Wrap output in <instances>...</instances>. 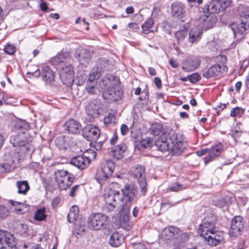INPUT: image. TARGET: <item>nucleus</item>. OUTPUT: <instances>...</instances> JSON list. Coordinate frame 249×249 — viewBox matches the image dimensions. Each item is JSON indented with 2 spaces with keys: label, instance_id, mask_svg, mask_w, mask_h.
Returning a JSON list of instances; mask_svg holds the SVG:
<instances>
[{
  "label": "nucleus",
  "instance_id": "nucleus-23",
  "mask_svg": "<svg viewBox=\"0 0 249 249\" xmlns=\"http://www.w3.org/2000/svg\"><path fill=\"white\" fill-rule=\"evenodd\" d=\"M179 231V229L176 227H166L161 231V239L164 241L171 240L174 238L176 235L178 233Z\"/></svg>",
  "mask_w": 249,
  "mask_h": 249
},
{
  "label": "nucleus",
  "instance_id": "nucleus-25",
  "mask_svg": "<svg viewBox=\"0 0 249 249\" xmlns=\"http://www.w3.org/2000/svg\"><path fill=\"white\" fill-rule=\"evenodd\" d=\"M167 137H159L155 142L157 148L162 152L171 151V144Z\"/></svg>",
  "mask_w": 249,
  "mask_h": 249
},
{
  "label": "nucleus",
  "instance_id": "nucleus-33",
  "mask_svg": "<svg viewBox=\"0 0 249 249\" xmlns=\"http://www.w3.org/2000/svg\"><path fill=\"white\" fill-rule=\"evenodd\" d=\"M124 240V237L122 234L118 232H114L110 236L108 243L112 247H117L121 244Z\"/></svg>",
  "mask_w": 249,
  "mask_h": 249
},
{
  "label": "nucleus",
  "instance_id": "nucleus-14",
  "mask_svg": "<svg viewBox=\"0 0 249 249\" xmlns=\"http://www.w3.org/2000/svg\"><path fill=\"white\" fill-rule=\"evenodd\" d=\"M15 238L7 231H0V249H10L15 246Z\"/></svg>",
  "mask_w": 249,
  "mask_h": 249
},
{
  "label": "nucleus",
  "instance_id": "nucleus-51",
  "mask_svg": "<svg viewBox=\"0 0 249 249\" xmlns=\"http://www.w3.org/2000/svg\"><path fill=\"white\" fill-rule=\"evenodd\" d=\"M96 83L87 82L86 84V90L89 93L93 94L95 91Z\"/></svg>",
  "mask_w": 249,
  "mask_h": 249
},
{
  "label": "nucleus",
  "instance_id": "nucleus-26",
  "mask_svg": "<svg viewBox=\"0 0 249 249\" xmlns=\"http://www.w3.org/2000/svg\"><path fill=\"white\" fill-rule=\"evenodd\" d=\"M71 59V56L69 52H62L59 53L56 56L51 58L50 61L52 65L58 67L59 64L65 65L68 64L67 61Z\"/></svg>",
  "mask_w": 249,
  "mask_h": 249
},
{
  "label": "nucleus",
  "instance_id": "nucleus-43",
  "mask_svg": "<svg viewBox=\"0 0 249 249\" xmlns=\"http://www.w3.org/2000/svg\"><path fill=\"white\" fill-rule=\"evenodd\" d=\"M100 72L98 69H93L90 72L87 82L96 83L97 80L100 76Z\"/></svg>",
  "mask_w": 249,
  "mask_h": 249
},
{
  "label": "nucleus",
  "instance_id": "nucleus-22",
  "mask_svg": "<svg viewBox=\"0 0 249 249\" xmlns=\"http://www.w3.org/2000/svg\"><path fill=\"white\" fill-rule=\"evenodd\" d=\"M200 61L197 57L188 58L183 62L182 69L186 72L196 70L199 66Z\"/></svg>",
  "mask_w": 249,
  "mask_h": 249
},
{
  "label": "nucleus",
  "instance_id": "nucleus-4",
  "mask_svg": "<svg viewBox=\"0 0 249 249\" xmlns=\"http://www.w3.org/2000/svg\"><path fill=\"white\" fill-rule=\"evenodd\" d=\"M170 135L169 141L171 142V151L172 155H180L187 146L183 135L173 132Z\"/></svg>",
  "mask_w": 249,
  "mask_h": 249
},
{
  "label": "nucleus",
  "instance_id": "nucleus-17",
  "mask_svg": "<svg viewBox=\"0 0 249 249\" xmlns=\"http://www.w3.org/2000/svg\"><path fill=\"white\" fill-rule=\"evenodd\" d=\"M12 153L6 152L4 154L5 160L7 163H0V174L13 171L16 167V157L11 156Z\"/></svg>",
  "mask_w": 249,
  "mask_h": 249
},
{
  "label": "nucleus",
  "instance_id": "nucleus-45",
  "mask_svg": "<svg viewBox=\"0 0 249 249\" xmlns=\"http://www.w3.org/2000/svg\"><path fill=\"white\" fill-rule=\"evenodd\" d=\"M111 80H116V78H115L112 75H109L106 77H104L101 80L100 85L101 86H105V88L107 87V89L109 87H111L113 85L111 82Z\"/></svg>",
  "mask_w": 249,
  "mask_h": 249
},
{
  "label": "nucleus",
  "instance_id": "nucleus-54",
  "mask_svg": "<svg viewBox=\"0 0 249 249\" xmlns=\"http://www.w3.org/2000/svg\"><path fill=\"white\" fill-rule=\"evenodd\" d=\"M188 79L192 83H195L201 79V76L197 73H194L188 75Z\"/></svg>",
  "mask_w": 249,
  "mask_h": 249
},
{
  "label": "nucleus",
  "instance_id": "nucleus-50",
  "mask_svg": "<svg viewBox=\"0 0 249 249\" xmlns=\"http://www.w3.org/2000/svg\"><path fill=\"white\" fill-rule=\"evenodd\" d=\"M154 22L152 18H150L146 20L142 26V28L144 32L148 31L153 25Z\"/></svg>",
  "mask_w": 249,
  "mask_h": 249
},
{
  "label": "nucleus",
  "instance_id": "nucleus-59",
  "mask_svg": "<svg viewBox=\"0 0 249 249\" xmlns=\"http://www.w3.org/2000/svg\"><path fill=\"white\" fill-rule=\"evenodd\" d=\"M133 249H145V246L141 243H134L131 244Z\"/></svg>",
  "mask_w": 249,
  "mask_h": 249
},
{
  "label": "nucleus",
  "instance_id": "nucleus-9",
  "mask_svg": "<svg viewBox=\"0 0 249 249\" xmlns=\"http://www.w3.org/2000/svg\"><path fill=\"white\" fill-rule=\"evenodd\" d=\"M132 176L138 179L140 189L139 196H145L147 191L145 168L141 165H137L133 171Z\"/></svg>",
  "mask_w": 249,
  "mask_h": 249
},
{
  "label": "nucleus",
  "instance_id": "nucleus-20",
  "mask_svg": "<svg viewBox=\"0 0 249 249\" xmlns=\"http://www.w3.org/2000/svg\"><path fill=\"white\" fill-rule=\"evenodd\" d=\"M75 57L79 63L83 65H88L91 61V55L88 50L79 48L76 50L74 53Z\"/></svg>",
  "mask_w": 249,
  "mask_h": 249
},
{
  "label": "nucleus",
  "instance_id": "nucleus-61",
  "mask_svg": "<svg viewBox=\"0 0 249 249\" xmlns=\"http://www.w3.org/2000/svg\"><path fill=\"white\" fill-rule=\"evenodd\" d=\"M200 246L196 244V243H193V244H186V247L185 248L186 249H195V248H196V249H199Z\"/></svg>",
  "mask_w": 249,
  "mask_h": 249
},
{
  "label": "nucleus",
  "instance_id": "nucleus-6",
  "mask_svg": "<svg viewBox=\"0 0 249 249\" xmlns=\"http://www.w3.org/2000/svg\"><path fill=\"white\" fill-rule=\"evenodd\" d=\"M55 181L60 190H66L71 185L74 179L73 175L65 170H59L55 172Z\"/></svg>",
  "mask_w": 249,
  "mask_h": 249
},
{
  "label": "nucleus",
  "instance_id": "nucleus-27",
  "mask_svg": "<svg viewBox=\"0 0 249 249\" xmlns=\"http://www.w3.org/2000/svg\"><path fill=\"white\" fill-rule=\"evenodd\" d=\"M150 130L151 134L158 136L159 137H167L168 135L166 129L164 128L160 123L153 124L150 126Z\"/></svg>",
  "mask_w": 249,
  "mask_h": 249
},
{
  "label": "nucleus",
  "instance_id": "nucleus-49",
  "mask_svg": "<svg viewBox=\"0 0 249 249\" xmlns=\"http://www.w3.org/2000/svg\"><path fill=\"white\" fill-rule=\"evenodd\" d=\"M4 52L9 55H13L15 53L16 48L15 45L13 44H8L4 48Z\"/></svg>",
  "mask_w": 249,
  "mask_h": 249
},
{
  "label": "nucleus",
  "instance_id": "nucleus-30",
  "mask_svg": "<svg viewBox=\"0 0 249 249\" xmlns=\"http://www.w3.org/2000/svg\"><path fill=\"white\" fill-rule=\"evenodd\" d=\"M203 31L202 27L199 26H195L192 28L189 34V41L192 43L197 42L200 39Z\"/></svg>",
  "mask_w": 249,
  "mask_h": 249
},
{
  "label": "nucleus",
  "instance_id": "nucleus-11",
  "mask_svg": "<svg viewBox=\"0 0 249 249\" xmlns=\"http://www.w3.org/2000/svg\"><path fill=\"white\" fill-rule=\"evenodd\" d=\"M123 91L119 86L116 84L112 87H109L103 93L104 99L108 102L118 101L121 99Z\"/></svg>",
  "mask_w": 249,
  "mask_h": 249
},
{
  "label": "nucleus",
  "instance_id": "nucleus-3",
  "mask_svg": "<svg viewBox=\"0 0 249 249\" xmlns=\"http://www.w3.org/2000/svg\"><path fill=\"white\" fill-rule=\"evenodd\" d=\"M109 217L101 213H93L88 217L87 225L92 231L105 229L108 225Z\"/></svg>",
  "mask_w": 249,
  "mask_h": 249
},
{
  "label": "nucleus",
  "instance_id": "nucleus-36",
  "mask_svg": "<svg viewBox=\"0 0 249 249\" xmlns=\"http://www.w3.org/2000/svg\"><path fill=\"white\" fill-rule=\"evenodd\" d=\"M16 185L18 188V193L20 194L25 195L30 189V186L26 180L18 181Z\"/></svg>",
  "mask_w": 249,
  "mask_h": 249
},
{
  "label": "nucleus",
  "instance_id": "nucleus-31",
  "mask_svg": "<svg viewBox=\"0 0 249 249\" xmlns=\"http://www.w3.org/2000/svg\"><path fill=\"white\" fill-rule=\"evenodd\" d=\"M41 75L43 80L46 83L51 84L54 81V73L48 66L42 67Z\"/></svg>",
  "mask_w": 249,
  "mask_h": 249
},
{
  "label": "nucleus",
  "instance_id": "nucleus-41",
  "mask_svg": "<svg viewBox=\"0 0 249 249\" xmlns=\"http://www.w3.org/2000/svg\"><path fill=\"white\" fill-rule=\"evenodd\" d=\"M115 168L114 162L111 160H107L102 168L104 172L107 173L108 175L111 176L112 173L114 172Z\"/></svg>",
  "mask_w": 249,
  "mask_h": 249
},
{
  "label": "nucleus",
  "instance_id": "nucleus-46",
  "mask_svg": "<svg viewBox=\"0 0 249 249\" xmlns=\"http://www.w3.org/2000/svg\"><path fill=\"white\" fill-rule=\"evenodd\" d=\"M187 188V186L178 182L173 183L170 187L167 188V190L171 192H178L182 191Z\"/></svg>",
  "mask_w": 249,
  "mask_h": 249
},
{
  "label": "nucleus",
  "instance_id": "nucleus-24",
  "mask_svg": "<svg viewBox=\"0 0 249 249\" xmlns=\"http://www.w3.org/2000/svg\"><path fill=\"white\" fill-rule=\"evenodd\" d=\"M65 129L69 133L73 134H77L80 133L81 129V125L80 123L74 119H70L67 121L65 124Z\"/></svg>",
  "mask_w": 249,
  "mask_h": 249
},
{
  "label": "nucleus",
  "instance_id": "nucleus-37",
  "mask_svg": "<svg viewBox=\"0 0 249 249\" xmlns=\"http://www.w3.org/2000/svg\"><path fill=\"white\" fill-rule=\"evenodd\" d=\"M190 236L187 232H183L179 234L174 243V247H181L188 241Z\"/></svg>",
  "mask_w": 249,
  "mask_h": 249
},
{
  "label": "nucleus",
  "instance_id": "nucleus-10",
  "mask_svg": "<svg viewBox=\"0 0 249 249\" xmlns=\"http://www.w3.org/2000/svg\"><path fill=\"white\" fill-rule=\"evenodd\" d=\"M86 112L91 119L98 117L102 110V105L99 99H94L88 102L85 105Z\"/></svg>",
  "mask_w": 249,
  "mask_h": 249
},
{
  "label": "nucleus",
  "instance_id": "nucleus-7",
  "mask_svg": "<svg viewBox=\"0 0 249 249\" xmlns=\"http://www.w3.org/2000/svg\"><path fill=\"white\" fill-rule=\"evenodd\" d=\"M59 64L56 67L59 73L61 82L67 87L71 86L74 82V71L71 64Z\"/></svg>",
  "mask_w": 249,
  "mask_h": 249
},
{
  "label": "nucleus",
  "instance_id": "nucleus-60",
  "mask_svg": "<svg viewBox=\"0 0 249 249\" xmlns=\"http://www.w3.org/2000/svg\"><path fill=\"white\" fill-rule=\"evenodd\" d=\"M174 205H175V204H172L171 203V202H170L169 201L162 202L161 203V207L162 209H168V208H170L172 206H173Z\"/></svg>",
  "mask_w": 249,
  "mask_h": 249
},
{
  "label": "nucleus",
  "instance_id": "nucleus-5",
  "mask_svg": "<svg viewBox=\"0 0 249 249\" xmlns=\"http://www.w3.org/2000/svg\"><path fill=\"white\" fill-rule=\"evenodd\" d=\"M216 217L215 215L210 213L205 216L200 224L198 232L203 238H206L207 235L215 231Z\"/></svg>",
  "mask_w": 249,
  "mask_h": 249
},
{
  "label": "nucleus",
  "instance_id": "nucleus-48",
  "mask_svg": "<svg viewBox=\"0 0 249 249\" xmlns=\"http://www.w3.org/2000/svg\"><path fill=\"white\" fill-rule=\"evenodd\" d=\"M10 214V211L4 205H0V219H5Z\"/></svg>",
  "mask_w": 249,
  "mask_h": 249
},
{
  "label": "nucleus",
  "instance_id": "nucleus-55",
  "mask_svg": "<svg viewBox=\"0 0 249 249\" xmlns=\"http://www.w3.org/2000/svg\"><path fill=\"white\" fill-rule=\"evenodd\" d=\"M215 61L216 62L220 63L221 65H225L227 62V57L225 55L219 54L215 57Z\"/></svg>",
  "mask_w": 249,
  "mask_h": 249
},
{
  "label": "nucleus",
  "instance_id": "nucleus-29",
  "mask_svg": "<svg viewBox=\"0 0 249 249\" xmlns=\"http://www.w3.org/2000/svg\"><path fill=\"white\" fill-rule=\"evenodd\" d=\"M126 149V146L124 143H121L117 145L114 149H112L109 153V156L119 160L123 158L124 153Z\"/></svg>",
  "mask_w": 249,
  "mask_h": 249
},
{
  "label": "nucleus",
  "instance_id": "nucleus-1",
  "mask_svg": "<svg viewBox=\"0 0 249 249\" xmlns=\"http://www.w3.org/2000/svg\"><path fill=\"white\" fill-rule=\"evenodd\" d=\"M12 130L18 134L10 137V142L14 147H20L22 151H29L30 146L27 140L26 132L29 129V124L23 120H18L13 122Z\"/></svg>",
  "mask_w": 249,
  "mask_h": 249
},
{
  "label": "nucleus",
  "instance_id": "nucleus-57",
  "mask_svg": "<svg viewBox=\"0 0 249 249\" xmlns=\"http://www.w3.org/2000/svg\"><path fill=\"white\" fill-rule=\"evenodd\" d=\"M121 226L123 229L126 231H130L133 226V224L131 222H121Z\"/></svg>",
  "mask_w": 249,
  "mask_h": 249
},
{
  "label": "nucleus",
  "instance_id": "nucleus-52",
  "mask_svg": "<svg viewBox=\"0 0 249 249\" xmlns=\"http://www.w3.org/2000/svg\"><path fill=\"white\" fill-rule=\"evenodd\" d=\"M213 203L214 205L219 208H223L226 204L225 199L222 197L213 199Z\"/></svg>",
  "mask_w": 249,
  "mask_h": 249
},
{
  "label": "nucleus",
  "instance_id": "nucleus-28",
  "mask_svg": "<svg viewBox=\"0 0 249 249\" xmlns=\"http://www.w3.org/2000/svg\"><path fill=\"white\" fill-rule=\"evenodd\" d=\"M201 18V20L203 22V26L206 30L212 28L215 24L217 18L215 15L213 14H206Z\"/></svg>",
  "mask_w": 249,
  "mask_h": 249
},
{
  "label": "nucleus",
  "instance_id": "nucleus-47",
  "mask_svg": "<svg viewBox=\"0 0 249 249\" xmlns=\"http://www.w3.org/2000/svg\"><path fill=\"white\" fill-rule=\"evenodd\" d=\"M45 209H38L35 214V219L37 221H42L44 220L46 217V215L45 213Z\"/></svg>",
  "mask_w": 249,
  "mask_h": 249
},
{
  "label": "nucleus",
  "instance_id": "nucleus-62",
  "mask_svg": "<svg viewBox=\"0 0 249 249\" xmlns=\"http://www.w3.org/2000/svg\"><path fill=\"white\" fill-rule=\"evenodd\" d=\"M60 202V198L59 197H54L52 201V206L53 208L56 207Z\"/></svg>",
  "mask_w": 249,
  "mask_h": 249
},
{
  "label": "nucleus",
  "instance_id": "nucleus-35",
  "mask_svg": "<svg viewBox=\"0 0 249 249\" xmlns=\"http://www.w3.org/2000/svg\"><path fill=\"white\" fill-rule=\"evenodd\" d=\"M185 6L180 2H174L171 5L172 12L178 16L182 15L185 13Z\"/></svg>",
  "mask_w": 249,
  "mask_h": 249
},
{
  "label": "nucleus",
  "instance_id": "nucleus-18",
  "mask_svg": "<svg viewBox=\"0 0 249 249\" xmlns=\"http://www.w3.org/2000/svg\"><path fill=\"white\" fill-rule=\"evenodd\" d=\"M229 28L232 31L234 36L242 35L249 28V18L240 19V22H233L229 25Z\"/></svg>",
  "mask_w": 249,
  "mask_h": 249
},
{
  "label": "nucleus",
  "instance_id": "nucleus-39",
  "mask_svg": "<svg viewBox=\"0 0 249 249\" xmlns=\"http://www.w3.org/2000/svg\"><path fill=\"white\" fill-rule=\"evenodd\" d=\"M111 176L101 169L98 171L96 174L95 178L97 181L102 185L105 183V182Z\"/></svg>",
  "mask_w": 249,
  "mask_h": 249
},
{
  "label": "nucleus",
  "instance_id": "nucleus-8",
  "mask_svg": "<svg viewBox=\"0 0 249 249\" xmlns=\"http://www.w3.org/2000/svg\"><path fill=\"white\" fill-rule=\"evenodd\" d=\"M231 0H212L202 8L203 13L214 14L225 10L230 4Z\"/></svg>",
  "mask_w": 249,
  "mask_h": 249
},
{
  "label": "nucleus",
  "instance_id": "nucleus-21",
  "mask_svg": "<svg viewBox=\"0 0 249 249\" xmlns=\"http://www.w3.org/2000/svg\"><path fill=\"white\" fill-rule=\"evenodd\" d=\"M89 162V159L84 155L74 157L71 159L70 161L71 164L76 167L80 170L87 168Z\"/></svg>",
  "mask_w": 249,
  "mask_h": 249
},
{
  "label": "nucleus",
  "instance_id": "nucleus-16",
  "mask_svg": "<svg viewBox=\"0 0 249 249\" xmlns=\"http://www.w3.org/2000/svg\"><path fill=\"white\" fill-rule=\"evenodd\" d=\"M244 228L243 218L241 216H235L231 220V226L229 229V234L231 236H238L241 234Z\"/></svg>",
  "mask_w": 249,
  "mask_h": 249
},
{
  "label": "nucleus",
  "instance_id": "nucleus-44",
  "mask_svg": "<svg viewBox=\"0 0 249 249\" xmlns=\"http://www.w3.org/2000/svg\"><path fill=\"white\" fill-rule=\"evenodd\" d=\"M130 208L127 210V207H122L121 212L124 213L120 218L121 222H131L129 219Z\"/></svg>",
  "mask_w": 249,
  "mask_h": 249
},
{
  "label": "nucleus",
  "instance_id": "nucleus-40",
  "mask_svg": "<svg viewBox=\"0 0 249 249\" xmlns=\"http://www.w3.org/2000/svg\"><path fill=\"white\" fill-rule=\"evenodd\" d=\"M188 35L187 29L179 30L175 33V37L177 40V43L179 44L182 43Z\"/></svg>",
  "mask_w": 249,
  "mask_h": 249
},
{
  "label": "nucleus",
  "instance_id": "nucleus-63",
  "mask_svg": "<svg viewBox=\"0 0 249 249\" xmlns=\"http://www.w3.org/2000/svg\"><path fill=\"white\" fill-rule=\"evenodd\" d=\"M209 149L207 148L202 149L199 150H197L196 151V154L199 156L201 157L203 155H205L207 152H208Z\"/></svg>",
  "mask_w": 249,
  "mask_h": 249
},
{
  "label": "nucleus",
  "instance_id": "nucleus-34",
  "mask_svg": "<svg viewBox=\"0 0 249 249\" xmlns=\"http://www.w3.org/2000/svg\"><path fill=\"white\" fill-rule=\"evenodd\" d=\"M79 209L77 206H73L70 210L67 215V221L70 223L75 222L78 217Z\"/></svg>",
  "mask_w": 249,
  "mask_h": 249
},
{
  "label": "nucleus",
  "instance_id": "nucleus-13",
  "mask_svg": "<svg viewBox=\"0 0 249 249\" xmlns=\"http://www.w3.org/2000/svg\"><path fill=\"white\" fill-rule=\"evenodd\" d=\"M120 192L118 191L112 190L110 194L105 195V200L106 207L108 212L115 211L118 206L117 200H120Z\"/></svg>",
  "mask_w": 249,
  "mask_h": 249
},
{
  "label": "nucleus",
  "instance_id": "nucleus-56",
  "mask_svg": "<svg viewBox=\"0 0 249 249\" xmlns=\"http://www.w3.org/2000/svg\"><path fill=\"white\" fill-rule=\"evenodd\" d=\"M79 185H75L72 187L69 192L70 196L72 197H74L79 190Z\"/></svg>",
  "mask_w": 249,
  "mask_h": 249
},
{
  "label": "nucleus",
  "instance_id": "nucleus-2",
  "mask_svg": "<svg viewBox=\"0 0 249 249\" xmlns=\"http://www.w3.org/2000/svg\"><path fill=\"white\" fill-rule=\"evenodd\" d=\"M121 192L123 196L120 199L123 204L122 207H127L128 209L134 202L137 201L138 188L133 184H125L121 189Z\"/></svg>",
  "mask_w": 249,
  "mask_h": 249
},
{
  "label": "nucleus",
  "instance_id": "nucleus-42",
  "mask_svg": "<svg viewBox=\"0 0 249 249\" xmlns=\"http://www.w3.org/2000/svg\"><path fill=\"white\" fill-rule=\"evenodd\" d=\"M238 13L240 17V19L244 18H249V6L244 5H240L238 9Z\"/></svg>",
  "mask_w": 249,
  "mask_h": 249
},
{
  "label": "nucleus",
  "instance_id": "nucleus-19",
  "mask_svg": "<svg viewBox=\"0 0 249 249\" xmlns=\"http://www.w3.org/2000/svg\"><path fill=\"white\" fill-rule=\"evenodd\" d=\"M223 150V145L220 142L213 145L211 148L209 149L208 155L205 158V163L207 164L214 160L215 158L219 156Z\"/></svg>",
  "mask_w": 249,
  "mask_h": 249
},
{
  "label": "nucleus",
  "instance_id": "nucleus-15",
  "mask_svg": "<svg viewBox=\"0 0 249 249\" xmlns=\"http://www.w3.org/2000/svg\"><path fill=\"white\" fill-rule=\"evenodd\" d=\"M82 134L87 141L93 142L97 140L100 135V132L97 127L92 124H89L82 129Z\"/></svg>",
  "mask_w": 249,
  "mask_h": 249
},
{
  "label": "nucleus",
  "instance_id": "nucleus-64",
  "mask_svg": "<svg viewBox=\"0 0 249 249\" xmlns=\"http://www.w3.org/2000/svg\"><path fill=\"white\" fill-rule=\"evenodd\" d=\"M128 27L130 29H133L135 31H137L139 29L138 24L135 22L129 23Z\"/></svg>",
  "mask_w": 249,
  "mask_h": 249
},
{
  "label": "nucleus",
  "instance_id": "nucleus-12",
  "mask_svg": "<svg viewBox=\"0 0 249 249\" xmlns=\"http://www.w3.org/2000/svg\"><path fill=\"white\" fill-rule=\"evenodd\" d=\"M228 68L226 65H220L219 64H215L210 67L207 70L205 71L202 76L207 79L212 77H220L223 74L226 73Z\"/></svg>",
  "mask_w": 249,
  "mask_h": 249
},
{
  "label": "nucleus",
  "instance_id": "nucleus-38",
  "mask_svg": "<svg viewBox=\"0 0 249 249\" xmlns=\"http://www.w3.org/2000/svg\"><path fill=\"white\" fill-rule=\"evenodd\" d=\"M153 140L150 138L142 139L141 142L136 145V148L140 151H143L145 148H149L152 145Z\"/></svg>",
  "mask_w": 249,
  "mask_h": 249
},
{
  "label": "nucleus",
  "instance_id": "nucleus-53",
  "mask_svg": "<svg viewBox=\"0 0 249 249\" xmlns=\"http://www.w3.org/2000/svg\"><path fill=\"white\" fill-rule=\"evenodd\" d=\"M244 112V110L242 108L236 107L232 108V110L231 111L230 115L231 117H235L243 114Z\"/></svg>",
  "mask_w": 249,
  "mask_h": 249
},
{
  "label": "nucleus",
  "instance_id": "nucleus-32",
  "mask_svg": "<svg viewBox=\"0 0 249 249\" xmlns=\"http://www.w3.org/2000/svg\"><path fill=\"white\" fill-rule=\"evenodd\" d=\"M205 237L206 238L204 239L207 242L208 244L211 246L217 245L221 242L222 240V237L220 235L215 234L214 231L212 232V233L207 235V237Z\"/></svg>",
  "mask_w": 249,
  "mask_h": 249
},
{
  "label": "nucleus",
  "instance_id": "nucleus-58",
  "mask_svg": "<svg viewBox=\"0 0 249 249\" xmlns=\"http://www.w3.org/2000/svg\"><path fill=\"white\" fill-rule=\"evenodd\" d=\"M120 130L122 135H125L128 132L129 128L126 124H123L121 126Z\"/></svg>",
  "mask_w": 249,
  "mask_h": 249
}]
</instances>
